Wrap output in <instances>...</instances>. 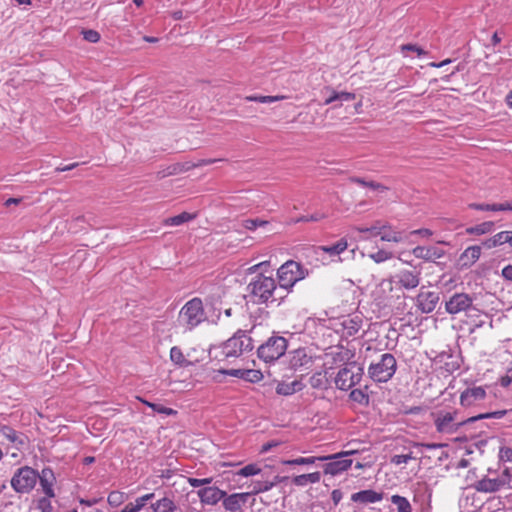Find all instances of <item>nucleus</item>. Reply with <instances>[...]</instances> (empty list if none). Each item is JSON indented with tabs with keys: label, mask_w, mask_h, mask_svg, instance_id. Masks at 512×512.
Masks as SVG:
<instances>
[{
	"label": "nucleus",
	"mask_w": 512,
	"mask_h": 512,
	"mask_svg": "<svg viewBox=\"0 0 512 512\" xmlns=\"http://www.w3.org/2000/svg\"><path fill=\"white\" fill-rule=\"evenodd\" d=\"M440 296L435 291L421 290L416 297V305L422 313H431L435 310Z\"/></svg>",
	"instance_id": "nucleus-15"
},
{
	"label": "nucleus",
	"mask_w": 512,
	"mask_h": 512,
	"mask_svg": "<svg viewBox=\"0 0 512 512\" xmlns=\"http://www.w3.org/2000/svg\"><path fill=\"white\" fill-rule=\"evenodd\" d=\"M421 273L416 270L403 269L395 274V276L388 280H382L381 285L387 284L390 291L393 289V280L397 285L406 290H413L420 284Z\"/></svg>",
	"instance_id": "nucleus-9"
},
{
	"label": "nucleus",
	"mask_w": 512,
	"mask_h": 512,
	"mask_svg": "<svg viewBox=\"0 0 512 512\" xmlns=\"http://www.w3.org/2000/svg\"><path fill=\"white\" fill-rule=\"evenodd\" d=\"M455 418H436V426L440 432H445L448 430L449 426L452 424Z\"/></svg>",
	"instance_id": "nucleus-51"
},
{
	"label": "nucleus",
	"mask_w": 512,
	"mask_h": 512,
	"mask_svg": "<svg viewBox=\"0 0 512 512\" xmlns=\"http://www.w3.org/2000/svg\"><path fill=\"white\" fill-rule=\"evenodd\" d=\"M488 386H477L475 384L467 386L459 396L460 405L466 410L477 411L485 408L489 400L487 393Z\"/></svg>",
	"instance_id": "nucleus-3"
},
{
	"label": "nucleus",
	"mask_w": 512,
	"mask_h": 512,
	"mask_svg": "<svg viewBox=\"0 0 512 512\" xmlns=\"http://www.w3.org/2000/svg\"><path fill=\"white\" fill-rule=\"evenodd\" d=\"M188 168L189 167L184 168L183 165H181L179 163H175V164L168 166L163 171L158 172V176L161 178H164L167 176L176 175V174L183 172L184 170H187Z\"/></svg>",
	"instance_id": "nucleus-42"
},
{
	"label": "nucleus",
	"mask_w": 512,
	"mask_h": 512,
	"mask_svg": "<svg viewBox=\"0 0 512 512\" xmlns=\"http://www.w3.org/2000/svg\"><path fill=\"white\" fill-rule=\"evenodd\" d=\"M261 472V469L258 467L257 464H248L241 469H239L235 475L242 476V477H250L255 476Z\"/></svg>",
	"instance_id": "nucleus-40"
},
{
	"label": "nucleus",
	"mask_w": 512,
	"mask_h": 512,
	"mask_svg": "<svg viewBox=\"0 0 512 512\" xmlns=\"http://www.w3.org/2000/svg\"><path fill=\"white\" fill-rule=\"evenodd\" d=\"M50 497H42L38 500L37 503V509L40 510V512H52V504L49 500Z\"/></svg>",
	"instance_id": "nucleus-48"
},
{
	"label": "nucleus",
	"mask_w": 512,
	"mask_h": 512,
	"mask_svg": "<svg viewBox=\"0 0 512 512\" xmlns=\"http://www.w3.org/2000/svg\"><path fill=\"white\" fill-rule=\"evenodd\" d=\"M358 452H359V449L351 448V449L346 450V451H341L339 453H336V454H333V455H329L328 458H345V457L357 454Z\"/></svg>",
	"instance_id": "nucleus-56"
},
{
	"label": "nucleus",
	"mask_w": 512,
	"mask_h": 512,
	"mask_svg": "<svg viewBox=\"0 0 512 512\" xmlns=\"http://www.w3.org/2000/svg\"><path fill=\"white\" fill-rule=\"evenodd\" d=\"M391 502L397 507L398 512H412L409 501L403 496L393 495Z\"/></svg>",
	"instance_id": "nucleus-35"
},
{
	"label": "nucleus",
	"mask_w": 512,
	"mask_h": 512,
	"mask_svg": "<svg viewBox=\"0 0 512 512\" xmlns=\"http://www.w3.org/2000/svg\"><path fill=\"white\" fill-rule=\"evenodd\" d=\"M38 481L40 482L42 490L47 497L55 496L54 490H53L55 476H54V472L51 468H44L42 470L41 474H39Z\"/></svg>",
	"instance_id": "nucleus-23"
},
{
	"label": "nucleus",
	"mask_w": 512,
	"mask_h": 512,
	"mask_svg": "<svg viewBox=\"0 0 512 512\" xmlns=\"http://www.w3.org/2000/svg\"><path fill=\"white\" fill-rule=\"evenodd\" d=\"M287 350V340L282 336H272L259 346L258 357L266 363L274 362Z\"/></svg>",
	"instance_id": "nucleus-5"
},
{
	"label": "nucleus",
	"mask_w": 512,
	"mask_h": 512,
	"mask_svg": "<svg viewBox=\"0 0 512 512\" xmlns=\"http://www.w3.org/2000/svg\"><path fill=\"white\" fill-rule=\"evenodd\" d=\"M481 256V247L478 245H472L467 247L458 258V268L460 270L469 269L472 267Z\"/></svg>",
	"instance_id": "nucleus-17"
},
{
	"label": "nucleus",
	"mask_w": 512,
	"mask_h": 512,
	"mask_svg": "<svg viewBox=\"0 0 512 512\" xmlns=\"http://www.w3.org/2000/svg\"><path fill=\"white\" fill-rule=\"evenodd\" d=\"M411 234L419 235L423 238H430L431 236H433V231L428 228H420V229L413 230L411 232Z\"/></svg>",
	"instance_id": "nucleus-58"
},
{
	"label": "nucleus",
	"mask_w": 512,
	"mask_h": 512,
	"mask_svg": "<svg viewBox=\"0 0 512 512\" xmlns=\"http://www.w3.org/2000/svg\"><path fill=\"white\" fill-rule=\"evenodd\" d=\"M415 447L421 449V451H422L423 449H427V450L440 449V448L443 447V445L442 444H436V443H431V444L417 443L415 445Z\"/></svg>",
	"instance_id": "nucleus-59"
},
{
	"label": "nucleus",
	"mask_w": 512,
	"mask_h": 512,
	"mask_svg": "<svg viewBox=\"0 0 512 512\" xmlns=\"http://www.w3.org/2000/svg\"><path fill=\"white\" fill-rule=\"evenodd\" d=\"M107 501H108L109 505H111L112 507H117V506H119L120 504L123 503V501H124V494L119 492V491H112L108 495Z\"/></svg>",
	"instance_id": "nucleus-45"
},
{
	"label": "nucleus",
	"mask_w": 512,
	"mask_h": 512,
	"mask_svg": "<svg viewBox=\"0 0 512 512\" xmlns=\"http://www.w3.org/2000/svg\"><path fill=\"white\" fill-rule=\"evenodd\" d=\"M328 459V456H321V457H299L295 459H289V460H283V465L288 466H294V465H310L314 464L316 461H326Z\"/></svg>",
	"instance_id": "nucleus-31"
},
{
	"label": "nucleus",
	"mask_w": 512,
	"mask_h": 512,
	"mask_svg": "<svg viewBox=\"0 0 512 512\" xmlns=\"http://www.w3.org/2000/svg\"><path fill=\"white\" fill-rule=\"evenodd\" d=\"M196 493L203 506H215L225 496V491L216 486L200 488Z\"/></svg>",
	"instance_id": "nucleus-14"
},
{
	"label": "nucleus",
	"mask_w": 512,
	"mask_h": 512,
	"mask_svg": "<svg viewBox=\"0 0 512 512\" xmlns=\"http://www.w3.org/2000/svg\"><path fill=\"white\" fill-rule=\"evenodd\" d=\"M221 374L230 375L240 379H244L245 369H230V370H219Z\"/></svg>",
	"instance_id": "nucleus-55"
},
{
	"label": "nucleus",
	"mask_w": 512,
	"mask_h": 512,
	"mask_svg": "<svg viewBox=\"0 0 512 512\" xmlns=\"http://www.w3.org/2000/svg\"><path fill=\"white\" fill-rule=\"evenodd\" d=\"M208 319L203 300L194 297L187 301L180 309L177 317V326L183 332H191Z\"/></svg>",
	"instance_id": "nucleus-1"
},
{
	"label": "nucleus",
	"mask_w": 512,
	"mask_h": 512,
	"mask_svg": "<svg viewBox=\"0 0 512 512\" xmlns=\"http://www.w3.org/2000/svg\"><path fill=\"white\" fill-rule=\"evenodd\" d=\"M350 399L360 405L369 404V396L361 389H354L350 392Z\"/></svg>",
	"instance_id": "nucleus-41"
},
{
	"label": "nucleus",
	"mask_w": 512,
	"mask_h": 512,
	"mask_svg": "<svg viewBox=\"0 0 512 512\" xmlns=\"http://www.w3.org/2000/svg\"><path fill=\"white\" fill-rule=\"evenodd\" d=\"M83 38L90 43H97L100 40V34L96 30H84Z\"/></svg>",
	"instance_id": "nucleus-50"
},
{
	"label": "nucleus",
	"mask_w": 512,
	"mask_h": 512,
	"mask_svg": "<svg viewBox=\"0 0 512 512\" xmlns=\"http://www.w3.org/2000/svg\"><path fill=\"white\" fill-rule=\"evenodd\" d=\"M380 231L379 237L384 242L400 243L403 241L402 233L396 231L393 226L387 222H380Z\"/></svg>",
	"instance_id": "nucleus-24"
},
{
	"label": "nucleus",
	"mask_w": 512,
	"mask_h": 512,
	"mask_svg": "<svg viewBox=\"0 0 512 512\" xmlns=\"http://www.w3.org/2000/svg\"><path fill=\"white\" fill-rule=\"evenodd\" d=\"M369 257L375 262V263H382L385 262L393 257L392 252L386 251V250H378L375 253H372L369 255Z\"/></svg>",
	"instance_id": "nucleus-44"
},
{
	"label": "nucleus",
	"mask_w": 512,
	"mask_h": 512,
	"mask_svg": "<svg viewBox=\"0 0 512 512\" xmlns=\"http://www.w3.org/2000/svg\"><path fill=\"white\" fill-rule=\"evenodd\" d=\"M401 51H412L417 54L418 57H422L426 55V51H424L421 47L415 45V44H403L401 46Z\"/></svg>",
	"instance_id": "nucleus-53"
},
{
	"label": "nucleus",
	"mask_w": 512,
	"mask_h": 512,
	"mask_svg": "<svg viewBox=\"0 0 512 512\" xmlns=\"http://www.w3.org/2000/svg\"><path fill=\"white\" fill-rule=\"evenodd\" d=\"M170 359L179 367H188L199 361L197 358H192L190 352L184 354L182 349L178 346H173L170 349Z\"/></svg>",
	"instance_id": "nucleus-21"
},
{
	"label": "nucleus",
	"mask_w": 512,
	"mask_h": 512,
	"mask_svg": "<svg viewBox=\"0 0 512 512\" xmlns=\"http://www.w3.org/2000/svg\"><path fill=\"white\" fill-rule=\"evenodd\" d=\"M152 512H176L177 505L169 497H163L150 505Z\"/></svg>",
	"instance_id": "nucleus-26"
},
{
	"label": "nucleus",
	"mask_w": 512,
	"mask_h": 512,
	"mask_svg": "<svg viewBox=\"0 0 512 512\" xmlns=\"http://www.w3.org/2000/svg\"><path fill=\"white\" fill-rule=\"evenodd\" d=\"M510 237L511 236H510L508 230L500 231V232L496 233L495 235H493L492 237L486 239L483 242V245L488 249H492V248L501 246L503 244H506L508 242V238H510Z\"/></svg>",
	"instance_id": "nucleus-27"
},
{
	"label": "nucleus",
	"mask_w": 512,
	"mask_h": 512,
	"mask_svg": "<svg viewBox=\"0 0 512 512\" xmlns=\"http://www.w3.org/2000/svg\"><path fill=\"white\" fill-rule=\"evenodd\" d=\"M473 299L466 293H455L445 303V310L449 314H458L472 307Z\"/></svg>",
	"instance_id": "nucleus-13"
},
{
	"label": "nucleus",
	"mask_w": 512,
	"mask_h": 512,
	"mask_svg": "<svg viewBox=\"0 0 512 512\" xmlns=\"http://www.w3.org/2000/svg\"><path fill=\"white\" fill-rule=\"evenodd\" d=\"M330 460L324 466V473L330 474L332 476L338 475L346 470H348L352 465V460L345 458H328Z\"/></svg>",
	"instance_id": "nucleus-20"
},
{
	"label": "nucleus",
	"mask_w": 512,
	"mask_h": 512,
	"mask_svg": "<svg viewBox=\"0 0 512 512\" xmlns=\"http://www.w3.org/2000/svg\"><path fill=\"white\" fill-rule=\"evenodd\" d=\"M301 388H302V383L297 380H294L291 382L282 381V382L278 383V385L276 387V392L280 395L288 396V395H292L295 392L301 390Z\"/></svg>",
	"instance_id": "nucleus-29"
},
{
	"label": "nucleus",
	"mask_w": 512,
	"mask_h": 512,
	"mask_svg": "<svg viewBox=\"0 0 512 512\" xmlns=\"http://www.w3.org/2000/svg\"><path fill=\"white\" fill-rule=\"evenodd\" d=\"M217 161H218L217 159H212V158L201 159L196 164H194L193 167L207 166V165L214 164Z\"/></svg>",
	"instance_id": "nucleus-62"
},
{
	"label": "nucleus",
	"mask_w": 512,
	"mask_h": 512,
	"mask_svg": "<svg viewBox=\"0 0 512 512\" xmlns=\"http://www.w3.org/2000/svg\"><path fill=\"white\" fill-rule=\"evenodd\" d=\"M383 499V493L375 490H361L351 495V500L355 503H376Z\"/></svg>",
	"instance_id": "nucleus-22"
},
{
	"label": "nucleus",
	"mask_w": 512,
	"mask_h": 512,
	"mask_svg": "<svg viewBox=\"0 0 512 512\" xmlns=\"http://www.w3.org/2000/svg\"><path fill=\"white\" fill-rule=\"evenodd\" d=\"M500 457L502 460L512 462V448H509V447L501 448Z\"/></svg>",
	"instance_id": "nucleus-61"
},
{
	"label": "nucleus",
	"mask_w": 512,
	"mask_h": 512,
	"mask_svg": "<svg viewBox=\"0 0 512 512\" xmlns=\"http://www.w3.org/2000/svg\"><path fill=\"white\" fill-rule=\"evenodd\" d=\"M277 276L280 286L288 289L293 287L296 282L304 279L305 272L298 262L288 260L279 267Z\"/></svg>",
	"instance_id": "nucleus-7"
},
{
	"label": "nucleus",
	"mask_w": 512,
	"mask_h": 512,
	"mask_svg": "<svg viewBox=\"0 0 512 512\" xmlns=\"http://www.w3.org/2000/svg\"><path fill=\"white\" fill-rule=\"evenodd\" d=\"M146 405L150 406L153 409V412L160 413V414H173L175 411H173L171 408H167L163 406L162 404H155V403H149L146 401H143Z\"/></svg>",
	"instance_id": "nucleus-47"
},
{
	"label": "nucleus",
	"mask_w": 512,
	"mask_h": 512,
	"mask_svg": "<svg viewBox=\"0 0 512 512\" xmlns=\"http://www.w3.org/2000/svg\"><path fill=\"white\" fill-rule=\"evenodd\" d=\"M250 102H258V103H273L277 101H282L287 99L285 95H275V96H263V95H250L245 98Z\"/></svg>",
	"instance_id": "nucleus-34"
},
{
	"label": "nucleus",
	"mask_w": 512,
	"mask_h": 512,
	"mask_svg": "<svg viewBox=\"0 0 512 512\" xmlns=\"http://www.w3.org/2000/svg\"><path fill=\"white\" fill-rule=\"evenodd\" d=\"M0 435L5 437L17 449H21L28 443V437L25 434L18 432L7 425H3L0 427Z\"/></svg>",
	"instance_id": "nucleus-19"
},
{
	"label": "nucleus",
	"mask_w": 512,
	"mask_h": 512,
	"mask_svg": "<svg viewBox=\"0 0 512 512\" xmlns=\"http://www.w3.org/2000/svg\"><path fill=\"white\" fill-rule=\"evenodd\" d=\"M505 485V481L499 478H483L479 480L475 488L479 492H496L500 490Z\"/></svg>",
	"instance_id": "nucleus-25"
},
{
	"label": "nucleus",
	"mask_w": 512,
	"mask_h": 512,
	"mask_svg": "<svg viewBox=\"0 0 512 512\" xmlns=\"http://www.w3.org/2000/svg\"><path fill=\"white\" fill-rule=\"evenodd\" d=\"M251 493H233L228 495L225 491V496L222 498V505L226 511L237 512L240 511L242 506L246 504Z\"/></svg>",
	"instance_id": "nucleus-16"
},
{
	"label": "nucleus",
	"mask_w": 512,
	"mask_h": 512,
	"mask_svg": "<svg viewBox=\"0 0 512 512\" xmlns=\"http://www.w3.org/2000/svg\"><path fill=\"white\" fill-rule=\"evenodd\" d=\"M248 289L257 303H266L276 290V281L271 276L258 275L248 285Z\"/></svg>",
	"instance_id": "nucleus-4"
},
{
	"label": "nucleus",
	"mask_w": 512,
	"mask_h": 512,
	"mask_svg": "<svg viewBox=\"0 0 512 512\" xmlns=\"http://www.w3.org/2000/svg\"><path fill=\"white\" fill-rule=\"evenodd\" d=\"M397 369V361L391 353H384L380 359L373 362L368 367V375L378 383L388 382L395 374Z\"/></svg>",
	"instance_id": "nucleus-2"
},
{
	"label": "nucleus",
	"mask_w": 512,
	"mask_h": 512,
	"mask_svg": "<svg viewBox=\"0 0 512 512\" xmlns=\"http://www.w3.org/2000/svg\"><path fill=\"white\" fill-rule=\"evenodd\" d=\"M499 384L503 388H508L512 384V367L507 370L505 375L500 377Z\"/></svg>",
	"instance_id": "nucleus-54"
},
{
	"label": "nucleus",
	"mask_w": 512,
	"mask_h": 512,
	"mask_svg": "<svg viewBox=\"0 0 512 512\" xmlns=\"http://www.w3.org/2000/svg\"><path fill=\"white\" fill-rule=\"evenodd\" d=\"M347 247H348L347 240L342 238L333 245L321 246V247H319V249L329 255L335 256V255H339V254L343 253L347 249Z\"/></svg>",
	"instance_id": "nucleus-32"
},
{
	"label": "nucleus",
	"mask_w": 512,
	"mask_h": 512,
	"mask_svg": "<svg viewBox=\"0 0 512 512\" xmlns=\"http://www.w3.org/2000/svg\"><path fill=\"white\" fill-rule=\"evenodd\" d=\"M252 349V339L244 331H238L224 343L222 352L226 358H230L239 357L242 353Z\"/></svg>",
	"instance_id": "nucleus-8"
},
{
	"label": "nucleus",
	"mask_w": 512,
	"mask_h": 512,
	"mask_svg": "<svg viewBox=\"0 0 512 512\" xmlns=\"http://www.w3.org/2000/svg\"><path fill=\"white\" fill-rule=\"evenodd\" d=\"M412 254L418 259L427 262H435L444 257L445 251L436 246H416L413 248Z\"/></svg>",
	"instance_id": "nucleus-18"
},
{
	"label": "nucleus",
	"mask_w": 512,
	"mask_h": 512,
	"mask_svg": "<svg viewBox=\"0 0 512 512\" xmlns=\"http://www.w3.org/2000/svg\"><path fill=\"white\" fill-rule=\"evenodd\" d=\"M139 508H137L132 502L128 503L121 512H139Z\"/></svg>",
	"instance_id": "nucleus-64"
},
{
	"label": "nucleus",
	"mask_w": 512,
	"mask_h": 512,
	"mask_svg": "<svg viewBox=\"0 0 512 512\" xmlns=\"http://www.w3.org/2000/svg\"><path fill=\"white\" fill-rule=\"evenodd\" d=\"M155 497V493H149L145 494L143 496H140L135 499L134 502H132L139 510H142V508L147 504L148 501H151Z\"/></svg>",
	"instance_id": "nucleus-49"
},
{
	"label": "nucleus",
	"mask_w": 512,
	"mask_h": 512,
	"mask_svg": "<svg viewBox=\"0 0 512 512\" xmlns=\"http://www.w3.org/2000/svg\"><path fill=\"white\" fill-rule=\"evenodd\" d=\"M320 480H321V473L317 471V472H313V473H309V474H302V475L295 476L292 479V482L296 486L304 487L309 483H311V484L318 483Z\"/></svg>",
	"instance_id": "nucleus-30"
},
{
	"label": "nucleus",
	"mask_w": 512,
	"mask_h": 512,
	"mask_svg": "<svg viewBox=\"0 0 512 512\" xmlns=\"http://www.w3.org/2000/svg\"><path fill=\"white\" fill-rule=\"evenodd\" d=\"M252 491L251 495H257L263 492H267L273 488V483H270L269 480L265 481H254L252 483Z\"/></svg>",
	"instance_id": "nucleus-39"
},
{
	"label": "nucleus",
	"mask_w": 512,
	"mask_h": 512,
	"mask_svg": "<svg viewBox=\"0 0 512 512\" xmlns=\"http://www.w3.org/2000/svg\"><path fill=\"white\" fill-rule=\"evenodd\" d=\"M501 275L505 280L512 282V264L503 267Z\"/></svg>",
	"instance_id": "nucleus-60"
},
{
	"label": "nucleus",
	"mask_w": 512,
	"mask_h": 512,
	"mask_svg": "<svg viewBox=\"0 0 512 512\" xmlns=\"http://www.w3.org/2000/svg\"><path fill=\"white\" fill-rule=\"evenodd\" d=\"M361 377V368H358L355 365L345 366L338 371L335 377V385L338 389L347 391L359 383Z\"/></svg>",
	"instance_id": "nucleus-11"
},
{
	"label": "nucleus",
	"mask_w": 512,
	"mask_h": 512,
	"mask_svg": "<svg viewBox=\"0 0 512 512\" xmlns=\"http://www.w3.org/2000/svg\"><path fill=\"white\" fill-rule=\"evenodd\" d=\"M357 232L361 234H365L366 236L363 237V239L367 240L371 237H377L379 236L380 231V222H376L375 225L371 227H355L354 228Z\"/></svg>",
	"instance_id": "nucleus-36"
},
{
	"label": "nucleus",
	"mask_w": 512,
	"mask_h": 512,
	"mask_svg": "<svg viewBox=\"0 0 512 512\" xmlns=\"http://www.w3.org/2000/svg\"><path fill=\"white\" fill-rule=\"evenodd\" d=\"M468 208L478 211H492V212H498L502 211V208L500 207V203H493V204H485V203H470L468 205Z\"/></svg>",
	"instance_id": "nucleus-38"
},
{
	"label": "nucleus",
	"mask_w": 512,
	"mask_h": 512,
	"mask_svg": "<svg viewBox=\"0 0 512 512\" xmlns=\"http://www.w3.org/2000/svg\"><path fill=\"white\" fill-rule=\"evenodd\" d=\"M362 325V316L352 314L339 318L334 323V330L343 338H349L355 336L362 328Z\"/></svg>",
	"instance_id": "nucleus-10"
},
{
	"label": "nucleus",
	"mask_w": 512,
	"mask_h": 512,
	"mask_svg": "<svg viewBox=\"0 0 512 512\" xmlns=\"http://www.w3.org/2000/svg\"><path fill=\"white\" fill-rule=\"evenodd\" d=\"M194 217H195L194 215H191L188 212H182L179 215L165 219L163 224L166 226H179L183 223H186V222L194 219Z\"/></svg>",
	"instance_id": "nucleus-33"
},
{
	"label": "nucleus",
	"mask_w": 512,
	"mask_h": 512,
	"mask_svg": "<svg viewBox=\"0 0 512 512\" xmlns=\"http://www.w3.org/2000/svg\"><path fill=\"white\" fill-rule=\"evenodd\" d=\"M39 478V473L29 466H24L16 470L11 478V487L17 493H29L35 487Z\"/></svg>",
	"instance_id": "nucleus-6"
},
{
	"label": "nucleus",
	"mask_w": 512,
	"mask_h": 512,
	"mask_svg": "<svg viewBox=\"0 0 512 512\" xmlns=\"http://www.w3.org/2000/svg\"><path fill=\"white\" fill-rule=\"evenodd\" d=\"M331 498L334 504L337 505L342 499V492L338 489L333 490L331 493Z\"/></svg>",
	"instance_id": "nucleus-63"
},
{
	"label": "nucleus",
	"mask_w": 512,
	"mask_h": 512,
	"mask_svg": "<svg viewBox=\"0 0 512 512\" xmlns=\"http://www.w3.org/2000/svg\"><path fill=\"white\" fill-rule=\"evenodd\" d=\"M355 99V94L354 93H350V92H335L333 91L331 96L328 97L324 104L325 105H328V104H331L332 102L336 101V100H340V101H353Z\"/></svg>",
	"instance_id": "nucleus-37"
},
{
	"label": "nucleus",
	"mask_w": 512,
	"mask_h": 512,
	"mask_svg": "<svg viewBox=\"0 0 512 512\" xmlns=\"http://www.w3.org/2000/svg\"><path fill=\"white\" fill-rule=\"evenodd\" d=\"M494 226L495 224L493 221H485L480 224L466 228L465 232L468 235L481 236L491 233L494 230Z\"/></svg>",
	"instance_id": "nucleus-28"
},
{
	"label": "nucleus",
	"mask_w": 512,
	"mask_h": 512,
	"mask_svg": "<svg viewBox=\"0 0 512 512\" xmlns=\"http://www.w3.org/2000/svg\"><path fill=\"white\" fill-rule=\"evenodd\" d=\"M263 379V373L256 369H245L244 379L251 383L260 382Z\"/></svg>",
	"instance_id": "nucleus-43"
},
{
	"label": "nucleus",
	"mask_w": 512,
	"mask_h": 512,
	"mask_svg": "<svg viewBox=\"0 0 512 512\" xmlns=\"http://www.w3.org/2000/svg\"><path fill=\"white\" fill-rule=\"evenodd\" d=\"M267 221L259 219H247L243 222V226L248 230H255L259 226H265Z\"/></svg>",
	"instance_id": "nucleus-52"
},
{
	"label": "nucleus",
	"mask_w": 512,
	"mask_h": 512,
	"mask_svg": "<svg viewBox=\"0 0 512 512\" xmlns=\"http://www.w3.org/2000/svg\"><path fill=\"white\" fill-rule=\"evenodd\" d=\"M281 442L282 441L271 440V441H268V442L264 443L261 446L260 453L264 454V453L269 452L272 448L277 447L278 445H280Z\"/></svg>",
	"instance_id": "nucleus-57"
},
{
	"label": "nucleus",
	"mask_w": 512,
	"mask_h": 512,
	"mask_svg": "<svg viewBox=\"0 0 512 512\" xmlns=\"http://www.w3.org/2000/svg\"><path fill=\"white\" fill-rule=\"evenodd\" d=\"M415 458L416 457L413 455V453L410 452L409 454L394 455L391 458V462L395 465H401V464H406V463H408V461L415 459Z\"/></svg>",
	"instance_id": "nucleus-46"
},
{
	"label": "nucleus",
	"mask_w": 512,
	"mask_h": 512,
	"mask_svg": "<svg viewBox=\"0 0 512 512\" xmlns=\"http://www.w3.org/2000/svg\"><path fill=\"white\" fill-rule=\"evenodd\" d=\"M313 362V356L305 348L289 353V365L294 370L307 371L312 368Z\"/></svg>",
	"instance_id": "nucleus-12"
}]
</instances>
